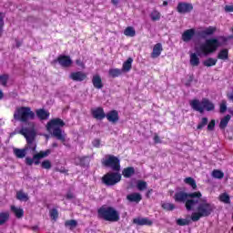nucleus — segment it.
<instances>
[{"instance_id":"obj_49","label":"nucleus","mask_w":233,"mask_h":233,"mask_svg":"<svg viewBox=\"0 0 233 233\" xmlns=\"http://www.w3.org/2000/svg\"><path fill=\"white\" fill-rule=\"evenodd\" d=\"M219 112L220 114H225V112H227V101L223 100L221 102Z\"/></svg>"},{"instance_id":"obj_26","label":"nucleus","mask_w":233,"mask_h":233,"mask_svg":"<svg viewBox=\"0 0 233 233\" xmlns=\"http://www.w3.org/2000/svg\"><path fill=\"white\" fill-rule=\"evenodd\" d=\"M26 149L24 147L22 149L14 148V154L18 159H23L26 157Z\"/></svg>"},{"instance_id":"obj_46","label":"nucleus","mask_w":233,"mask_h":233,"mask_svg":"<svg viewBox=\"0 0 233 233\" xmlns=\"http://www.w3.org/2000/svg\"><path fill=\"white\" fill-rule=\"evenodd\" d=\"M8 79H10V76L8 75H2L1 76V85H2V86H8Z\"/></svg>"},{"instance_id":"obj_12","label":"nucleus","mask_w":233,"mask_h":233,"mask_svg":"<svg viewBox=\"0 0 233 233\" xmlns=\"http://www.w3.org/2000/svg\"><path fill=\"white\" fill-rule=\"evenodd\" d=\"M133 223L135 225H138V227H143V226L152 227V225H154V222L152 220H150V218H141V217L134 218L133 219Z\"/></svg>"},{"instance_id":"obj_29","label":"nucleus","mask_w":233,"mask_h":233,"mask_svg":"<svg viewBox=\"0 0 233 233\" xmlns=\"http://www.w3.org/2000/svg\"><path fill=\"white\" fill-rule=\"evenodd\" d=\"M184 183H186V185H189V187H191L193 190H196V188H198V184H196V180L191 177H186L184 179Z\"/></svg>"},{"instance_id":"obj_50","label":"nucleus","mask_w":233,"mask_h":233,"mask_svg":"<svg viewBox=\"0 0 233 233\" xmlns=\"http://www.w3.org/2000/svg\"><path fill=\"white\" fill-rule=\"evenodd\" d=\"M215 127H216V120H211V121L208 123V130L209 132H212V130H214Z\"/></svg>"},{"instance_id":"obj_27","label":"nucleus","mask_w":233,"mask_h":233,"mask_svg":"<svg viewBox=\"0 0 233 233\" xmlns=\"http://www.w3.org/2000/svg\"><path fill=\"white\" fill-rule=\"evenodd\" d=\"M231 117H232V116H231L230 115H227L226 116H224V117L220 120L219 128H220L221 130H225V127H228V122L230 121Z\"/></svg>"},{"instance_id":"obj_36","label":"nucleus","mask_w":233,"mask_h":233,"mask_svg":"<svg viewBox=\"0 0 233 233\" xmlns=\"http://www.w3.org/2000/svg\"><path fill=\"white\" fill-rule=\"evenodd\" d=\"M211 176L212 177H215V179H223V177H225V173L219 169H215L212 171Z\"/></svg>"},{"instance_id":"obj_24","label":"nucleus","mask_w":233,"mask_h":233,"mask_svg":"<svg viewBox=\"0 0 233 233\" xmlns=\"http://www.w3.org/2000/svg\"><path fill=\"white\" fill-rule=\"evenodd\" d=\"M134 174H136V169L134 168V167H126L122 171V176H124V177H127V178L132 177Z\"/></svg>"},{"instance_id":"obj_21","label":"nucleus","mask_w":233,"mask_h":233,"mask_svg":"<svg viewBox=\"0 0 233 233\" xmlns=\"http://www.w3.org/2000/svg\"><path fill=\"white\" fill-rule=\"evenodd\" d=\"M39 165L41 163V157H37V154L33 155V158L31 157H25V165L27 167H32L33 165Z\"/></svg>"},{"instance_id":"obj_22","label":"nucleus","mask_w":233,"mask_h":233,"mask_svg":"<svg viewBox=\"0 0 233 233\" xmlns=\"http://www.w3.org/2000/svg\"><path fill=\"white\" fill-rule=\"evenodd\" d=\"M216 30H217L216 27L208 26L205 30L201 31L199 35H200V37L205 39V38L208 37V35H214V34L216 33Z\"/></svg>"},{"instance_id":"obj_16","label":"nucleus","mask_w":233,"mask_h":233,"mask_svg":"<svg viewBox=\"0 0 233 233\" xmlns=\"http://www.w3.org/2000/svg\"><path fill=\"white\" fill-rule=\"evenodd\" d=\"M106 117L109 123H113V125H115V123L119 121V113L116 110H112L106 115Z\"/></svg>"},{"instance_id":"obj_37","label":"nucleus","mask_w":233,"mask_h":233,"mask_svg":"<svg viewBox=\"0 0 233 233\" xmlns=\"http://www.w3.org/2000/svg\"><path fill=\"white\" fill-rule=\"evenodd\" d=\"M149 17L151 21H159V19H161V13L155 9L150 13Z\"/></svg>"},{"instance_id":"obj_38","label":"nucleus","mask_w":233,"mask_h":233,"mask_svg":"<svg viewBox=\"0 0 233 233\" xmlns=\"http://www.w3.org/2000/svg\"><path fill=\"white\" fill-rule=\"evenodd\" d=\"M65 227H66V228H70V230H72V228H76V227H77V220H66L65 222Z\"/></svg>"},{"instance_id":"obj_25","label":"nucleus","mask_w":233,"mask_h":233,"mask_svg":"<svg viewBox=\"0 0 233 233\" xmlns=\"http://www.w3.org/2000/svg\"><path fill=\"white\" fill-rule=\"evenodd\" d=\"M132 63H134V59L132 57L127 58L123 64L122 72H130L132 70Z\"/></svg>"},{"instance_id":"obj_13","label":"nucleus","mask_w":233,"mask_h":233,"mask_svg":"<svg viewBox=\"0 0 233 233\" xmlns=\"http://www.w3.org/2000/svg\"><path fill=\"white\" fill-rule=\"evenodd\" d=\"M194 35H196V29L194 28L187 29L182 34L181 39L182 41H184V43H190V41L194 39Z\"/></svg>"},{"instance_id":"obj_7","label":"nucleus","mask_w":233,"mask_h":233,"mask_svg":"<svg viewBox=\"0 0 233 233\" xmlns=\"http://www.w3.org/2000/svg\"><path fill=\"white\" fill-rule=\"evenodd\" d=\"M14 119L15 121H21V123H28V121L35 119V113L29 106H20L15 109Z\"/></svg>"},{"instance_id":"obj_52","label":"nucleus","mask_w":233,"mask_h":233,"mask_svg":"<svg viewBox=\"0 0 233 233\" xmlns=\"http://www.w3.org/2000/svg\"><path fill=\"white\" fill-rule=\"evenodd\" d=\"M77 66H80V68H85V63H83V61H81V59H77L76 61Z\"/></svg>"},{"instance_id":"obj_31","label":"nucleus","mask_w":233,"mask_h":233,"mask_svg":"<svg viewBox=\"0 0 233 233\" xmlns=\"http://www.w3.org/2000/svg\"><path fill=\"white\" fill-rule=\"evenodd\" d=\"M16 199H18V201H28V199H30V198L28 197V195L26 193H24L23 190H20L16 193Z\"/></svg>"},{"instance_id":"obj_43","label":"nucleus","mask_w":233,"mask_h":233,"mask_svg":"<svg viewBox=\"0 0 233 233\" xmlns=\"http://www.w3.org/2000/svg\"><path fill=\"white\" fill-rule=\"evenodd\" d=\"M177 225H178L179 227H185L187 225H190V220L187 218H178L177 219Z\"/></svg>"},{"instance_id":"obj_58","label":"nucleus","mask_w":233,"mask_h":233,"mask_svg":"<svg viewBox=\"0 0 233 233\" xmlns=\"http://www.w3.org/2000/svg\"><path fill=\"white\" fill-rule=\"evenodd\" d=\"M111 3H112L115 6H117V5H119V0H111Z\"/></svg>"},{"instance_id":"obj_8","label":"nucleus","mask_w":233,"mask_h":233,"mask_svg":"<svg viewBox=\"0 0 233 233\" xmlns=\"http://www.w3.org/2000/svg\"><path fill=\"white\" fill-rule=\"evenodd\" d=\"M189 105L195 112H199V114H203L205 110H207V112H212V110L216 108L214 103L208 98H203L202 101L193 99L189 102Z\"/></svg>"},{"instance_id":"obj_53","label":"nucleus","mask_w":233,"mask_h":233,"mask_svg":"<svg viewBox=\"0 0 233 233\" xmlns=\"http://www.w3.org/2000/svg\"><path fill=\"white\" fill-rule=\"evenodd\" d=\"M225 12H233V5H226Z\"/></svg>"},{"instance_id":"obj_2","label":"nucleus","mask_w":233,"mask_h":233,"mask_svg":"<svg viewBox=\"0 0 233 233\" xmlns=\"http://www.w3.org/2000/svg\"><path fill=\"white\" fill-rule=\"evenodd\" d=\"M203 195L199 192L187 193L185 191H179L175 193L174 199L177 203H185L186 210H194V207L199 203V199Z\"/></svg>"},{"instance_id":"obj_48","label":"nucleus","mask_w":233,"mask_h":233,"mask_svg":"<svg viewBox=\"0 0 233 233\" xmlns=\"http://www.w3.org/2000/svg\"><path fill=\"white\" fill-rule=\"evenodd\" d=\"M10 218V214L8 213H1V225H5L6 221Z\"/></svg>"},{"instance_id":"obj_62","label":"nucleus","mask_w":233,"mask_h":233,"mask_svg":"<svg viewBox=\"0 0 233 233\" xmlns=\"http://www.w3.org/2000/svg\"><path fill=\"white\" fill-rule=\"evenodd\" d=\"M228 99H230L231 101H233V94H231V95H228Z\"/></svg>"},{"instance_id":"obj_55","label":"nucleus","mask_w":233,"mask_h":233,"mask_svg":"<svg viewBox=\"0 0 233 233\" xmlns=\"http://www.w3.org/2000/svg\"><path fill=\"white\" fill-rule=\"evenodd\" d=\"M194 81V76H189V79L187 81V83H186V86H190V83Z\"/></svg>"},{"instance_id":"obj_17","label":"nucleus","mask_w":233,"mask_h":233,"mask_svg":"<svg viewBox=\"0 0 233 233\" xmlns=\"http://www.w3.org/2000/svg\"><path fill=\"white\" fill-rule=\"evenodd\" d=\"M92 116L95 119L101 121L106 117L105 110H103V107H96V109L92 110Z\"/></svg>"},{"instance_id":"obj_56","label":"nucleus","mask_w":233,"mask_h":233,"mask_svg":"<svg viewBox=\"0 0 233 233\" xmlns=\"http://www.w3.org/2000/svg\"><path fill=\"white\" fill-rule=\"evenodd\" d=\"M66 199H74V194L68 193V194L66 195Z\"/></svg>"},{"instance_id":"obj_20","label":"nucleus","mask_w":233,"mask_h":233,"mask_svg":"<svg viewBox=\"0 0 233 233\" xmlns=\"http://www.w3.org/2000/svg\"><path fill=\"white\" fill-rule=\"evenodd\" d=\"M161 52H163V46L161 43H157L154 46L153 51L151 53V57L156 59L161 56Z\"/></svg>"},{"instance_id":"obj_40","label":"nucleus","mask_w":233,"mask_h":233,"mask_svg":"<svg viewBox=\"0 0 233 233\" xmlns=\"http://www.w3.org/2000/svg\"><path fill=\"white\" fill-rule=\"evenodd\" d=\"M161 207L162 208H164V210H167V211H172L176 208V205L168 202L162 203Z\"/></svg>"},{"instance_id":"obj_61","label":"nucleus","mask_w":233,"mask_h":233,"mask_svg":"<svg viewBox=\"0 0 233 233\" xmlns=\"http://www.w3.org/2000/svg\"><path fill=\"white\" fill-rule=\"evenodd\" d=\"M16 43V48H19V46H21V42H19L18 40H15Z\"/></svg>"},{"instance_id":"obj_57","label":"nucleus","mask_w":233,"mask_h":233,"mask_svg":"<svg viewBox=\"0 0 233 233\" xmlns=\"http://www.w3.org/2000/svg\"><path fill=\"white\" fill-rule=\"evenodd\" d=\"M152 192H154V189H148L147 192V198H150V194H152Z\"/></svg>"},{"instance_id":"obj_42","label":"nucleus","mask_w":233,"mask_h":233,"mask_svg":"<svg viewBox=\"0 0 233 233\" xmlns=\"http://www.w3.org/2000/svg\"><path fill=\"white\" fill-rule=\"evenodd\" d=\"M51 152L52 151L50 149H46V151H40L39 153H36V157H40L41 159H43V157H48Z\"/></svg>"},{"instance_id":"obj_34","label":"nucleus","mask_w":233,"mask_h":233,"mask_svg":"<svg viewBox=\"0 0 233 233\" xmlns=\"http://www.w3.org/2000/svg\"><path fill=\"white\" fill-rule=\"evenodd\" d=\"M124 35H127V37H135L136 29H134L132 26H128L124 30Z\"/></svg>"},{"instance_id":"obj_15","label":"nucleus","mask_w":233,"mask_h":233,"mask_svg":"<svg viewBox=\"0 0 233 233\" xmlns=\"http://www.w3.org/2000/svg\"><path fill=\"white\" fill-rule=\"evenodd\" d=\"M69 77L70 79H72V81L81 83L82 81H85V79H86V75L84 72L77 71L71 73Z\"/></svg>"},{"instance_id":"obj_30","label":"nucleus","mask_w":233,"mask_h":233,"mask_svg":"<svg viewBox=\"0 0 233 233\" xmlns=\"http://www.w3.org/2000/svg\"><path fill=\"white\" fill-rule=\"evenodd\" d=\"M79 163L76 165H80V167H88L90 165V157H82L77 158Z\"/></svg>"},{"instance_id":"obj_23","label":"nucleus","mask_w":233,"mask_h":233,"mask_svg":"<svg viewBox=\"0 0 233 233\" xmlns=\"http://www.w3.org/2000/svg\"><path fill=\"white\" fill-rule=\"evenodd\" d=\"M92 84L95 88L101 90L103 88V80L99 75H95L92 78Z\"/></svg>"},{"instance_id":"obj_10","label":"nucleus","mask_w":233,"mask_h":233,"mask_svg":"<svg viewBox=\"0 0 233 233\" xmlns=\"http://www.w3.org/2000/svg\"><path fill=\"white\" fill-rule=\"evenodd\" d=\"M119 181H121V174L118 172H109L102 177V183L106 185V187H114V185H117Z\"/></svg>"},{"instance_id":"obj_54","label":"nucleus","mask_w":233,"mask_h":233,"mask_svg":"<svg viewBox=\"0 0 233 233\" xmlns=\"http://www.w3.org/2000/svg\"><path fill=\"white\" fill-rule=\"evenodd\" d=\"M154 141H155V143H161V139L159 138V136L156 135L154 137Z\"/></svg>"},{"instance_id":"obj_19","label":"nucleus","mask_w":233,"mask_h":233,"mask_svg":"<svg viewBox=\"0 0 233 233\" xmlns=\"http://www.w3.org/2000/svg\"><path fill=\"white\" fill-rule=\"evenodd\" d=\"M35 114L36 117H38L40 121H46V119L50 117V112L45 110L44 108L36 109Z\"/></svg>"},{"instance_id":"obj_33","label":"nucleus","mask_w":233,"mask_h":233,"mask_svg":"<svg viewBox=\"0 0 233 233\" xmlns=\"http://www.w3.org/2000/svg\"><path fill=\"white\" fill-rule=\"evenodd\" d=\"M217 57L222 61H227V59H228V49L220 50Z\"/></svg>"},{"instance_id":"obj_60","label":"nucleus","mask_w":233,"mask_h":233,"mask_svg":"<svg viewBox=\"0 0 233 233\" xmlns=\"http://www.w3.org/2000/svg\"><path fill=\"white\" fill-rule=\"evenodd\" d=\"M221 39H222L223 43H227V41H228V38H227L225 36H221Z\"/></svg>"},{"instance_id":"obj_28","label":"nucleus","mask_w":233,"mask_h":233,"mask_svg":"<svg viewBox=\"0 0 233 233\" xmlns=\"http://www.w3.org/2000/svg\"><path fill=\"white\" fill-rule=\"evenodd\" d=\"M11 210L12 212H14L15 216L18 218H23V216H25V211L23 210V208H16L15 206H12Z\"/></svg>"},{"instance_id":"obj_32","label":"nucleus","mask_w":233,"mask_h":233,"mask_svg":"<svg viewBox=\"0 0 233 233\" xmlns=\"http://www.w3.org/2000/svg\"><path fill=\"white\" fill-rule=\"evenodd\" d=\"M108 74L110 77H119V76L123 74V70L118 68H112V69H109Z\"/></svg>"},{"instance_id":"obj_35","label":"nucleus","mask_w":233,"mask_h":233,"mask_svg":"<svg viewBox=\"0 0 233 233\" xmlns=\"http://www.w3.org/2000/svg\"><path fill=\"white\" fill-rule=\"evenodd\" d=\"M217 63H218V59L209 57L203 62V65L204 66L210 67V66H216Z\"/></svg>"},{"instance_id":"obj_14","label":"nucleus","mask_w":233,"mask_h":233,"mask_svg":"<svg viewBox=\"0 0 233 233\" xmlns=\"http://www.w3.org/2000/svg\"><path fill=\"white\" fill-rule=\"evenodd\" d=\"M57 61L60 66H63L64 68H68V66H72V58H70L69 56H59Z\"/></svg>"},{"instance_id":"obj_1","label":"nucleus","mask_w":233,"mask_h":233,"mask_svg":"<svg viewBox=\"0 0 233 233\" xmlns=\"http://www.w3.org/2000/svg\"><path fill=\"white\" fill-rule=\"evenodd\" d=\"M219 46H221V44L218 38L207 39L205 43L200 44L195 48L197 53L190 54L189 63L191 66H199V57L202 56H207L209 54H214V52H216Z\"/></svg>"},{"instance_id":"obj_3","label":"nucleus","mask_w":233,"mask_h":233,"mask_svg":"<svg viewBox=\"0 0 233 233\" xmlns=\"http://www.w3.org/2000/svg\"><path fill=\"white\" fill-rule=\"evenodd\" d=\"M65 127V121L61 118H53L46 125V130L61 143L66 142V133L61 128Z\"/></svg>"},{"instance_id":"obj_47","label":"nucleus","mask_w":233,"mask_h":233,"mask_svg":"<svg viewBox=\"0 0 233 233\" xmlns=\"http://www.w3.org/2000/svg\"><path fill=\"white\" fill-rule=\"evenodd\" d=\"M42 168H46V170H50L52 168V163L50 160H44L41 164Z\"/></svg>"},{"instance_id":"obj_39","label":"nucleus","mask_w":233,"mask_h":233,"mask_svg":"<svg viewBox=\"0 0 233 233\" xmlns=\"http://www.w3.org/2000/svg\"><path fill=\"white\" fill-rule=\"evenodd\" d=\"M208 125V118L207 117H202L200 123L197 127V130H203L206 126Z\"/></svg>"},{"instance_id":"obj_64","label":"nucleus","mask_w":233,"mask_h":233,"mask_svg":"<svg viewBox=\"0 0 233 233\" xmlns=\"http://www.w3.org/2000/svg\"><path fill=\"white\" fill-rule=\"evenodd\" d=\"M228 111L229 112V114H231V116H233V109H228Z\"/></svg>"},{"instance_id":"obj_45","label":"nucleus","mask_w":233,"mask_h":233,"mask_svg":"<svg viewBox=\"0 0 233 233\" xmlns=\"http://www.w3.org/2000/svg\"><path fill=\"white\" fill-rule=\"evenodd\" d=\"M147 184L146 181H138L137 184V187L138 190L140 191H143V190H147Z\"/></svg>"},{"instance_id":"obj_9","label":"nucleus","mask_w":233,"mask_h":233,"mask_svg":"<svg viewBox=\"0 0 233 233\" xmlns=\"http://www.w3.org/2000/svg\"><path fill=\"white\" fill-rule=\"evenodd\" d=\"M101 163L103 167L111 168L114 172H119V170H121V160L114 155H106V157L101 160Z\"/></svg>"},{"instance_id":"obj_51","label":"nucleus","mask_w":233,"mask_h":233,"mask_svg":"<svg viewBox=\"0 0 233 233\" xmlns=\"http://www.w3.org/2000/svg\"><path fill=\"white\" fill-rule=\"evenodd\" d=\"M93 147H95L96 148H99V147L101 146V140L99 139H95L92 142Z\"/></svg>"},{"instance_id":"obj_6","label":"nucleus","mask_w":233,"mask_h":233,"mask_svg":"<svg viewBox=\"0 0 233 233\" xmlns=\"http://www.w3.org/2000/svg\"><path fill=\"white\" fill-rule=\"evenodd\" d=\"M97 216L99 219H104V221H109L110 223H116L120 219L119 212L113 207L108 206H102L98 208Z\"/></svg>"},{"instance_id":"obj_18","label":"nucleus","mask_w":233,"mask_h":233,"mask_svg":"<svg viewBox=\"0 0 233 233\" xmlns=\"http://www.w3.org/2000/svg\"><path fill=\"white\" fill-rule=\"evenodd\" d=\"M127 201H129V203L137 204L143 199V196H141L140 193L135 192V193L128 194L127 196Z\"/></svg>"},{"instance_id":"obj_63","label":"nucleus","mask_w":233,"mask_h":233,"mask_svg":"<svg viewBox=\"0 0 233 233\" xmlns=\"http://www.w3.org/2000/svg\"><path fill=\"white\" fill-rule=\"evenodd\" d=\"M163 6H168V2L164 1V2H163Z\"/></svg>"},{"instance_id":"obj_41","label":"nucleus","mask_w":233,"mask_h":233,"mask_svg":"<svg viewBox=\"0 0 233 233\" xmlns=\"http://www.w3.org/2000/svg\"><path fill=\"white\" fill-rule=\"evenodd\" d=\"M49 216L54 219V221H57V218H59V211H57V208H52L49 211Z\"/></svg>"},{"instance_id":"obj_59","label":"nucleus","mask_w":233,"mask_h":233,"mask_svg":"<svg viewBox=\"0 0 233 233\" xmlns=\"http://www.w3.org/2000/svg\"><path fill=\"white\" fill-rule=\"evenodd\" d=\"M52 147H53V148H57V147H59V145H57V142H54L52 144Z\"/></svg>"},{"instance_id":"obj_5","label":"nucleus","mask_w":233,"mask_h":233,"mask_svg":"<svg viewBox=\"0 0 233 233\" xmlns=\"http://www.w3.org/2000/svg\"><path fill=\"white\" fill-rule=\"evenodd\" d=\"M29 127H22L19 131V134L24 136L26 139V145L25 146V151L31 150L32 154L35 153V149L37 148V144L35 143V136H37V132H35V127L34 123H28Z\"/></svg>"},{"instance_id":"obj_11","label":"nucleus","mask_w":233,"mask_h":233,"mask_svg":"<svg viewBox=\"0 0 233 233\" xmlns=\"http://www.w3.org/2000/svg\"><path fill=\"white\" fill-rule=\"evenodd\" d=\"M177 10L178 14H190L194 10V5L186 2H180L177 5Z\"/></svg>"},{"instance_id":"obj_4","label":"nucleus","mask_w":233,"mask_h":233,"mask_svg":"<svg viewBox=\"0 0 233 233\" xmlns=\"http://www.w3.org/2000/svg\"><path fill=\"white\" fill-rule=\"evenodd\" d=\"M197 211L191 214V221H199L201 218H208L212 213L216 210V206L214 204L207 201L198 199V203H197Z\"/></svg>"},{"instance_id":"obj_44","label":"nucleus","mask_w":233,"mask_h":233,"mask_svg":"<svg viewBox=\"0 0 233 233\" xmlns=\"http://www.w3.org/2000/svg\"><path fill=\"white\" fill-rule=\"evenodd\" d=\"M220 201L228 205L230 203V197L228 196V194L223 193L222 195H220Z\"/></svg>"}]
</instances>
